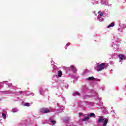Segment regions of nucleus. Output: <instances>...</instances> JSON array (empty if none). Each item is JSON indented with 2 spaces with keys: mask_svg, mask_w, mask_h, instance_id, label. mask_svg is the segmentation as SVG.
I'll return each instance as SVG.
<instances>
[{
  "mask_svg": "<svg viewBox=\"0 0 126 126\" xmlns=\"http://www.w3.org/2000/svg\"><path fill=\"white\" fill-rule=\"evenodd\" d=\"M103 121H104L103 126H106L107 124H108V122H109V120H108V119H105V118H104V117L102 116L99 117V118L97 121V123H101L103 122Z\"/></svg>",
  "mask_w": 126,
  "mask_h": 126,
  "instance_id": "obj_1",
  "label": "nucleus"
},
{
  "mask_svg": "<svg viewBox=\"0 0 126 126\" xmlns=\"http://www.w3.org/2000/svg\"><path fill=\"white\" fill-rule=\"evenodd\" d=\"M105 68H107V66H106V64L105 63H102L99 65H97V71H102L103 69H105Z\"/></svg>",
  "mask_w": 126,
  "mask_h": 126,
  "instance_id": "obj_2",
  "label": "nucleus"
},
{
  "mask_svg": "<svg viewBox=\"0 0 126 126\" xmlns=\"http://www.w3.org/2000/svg\"><path fill=\"white\" fill-rule=\"evenodd\" d=\"M40 111L41 113H42L43 114H47V113H50L51 112V111L49 109H48L47 108H45V107H43V108H41Z\"/></svg>",
  "mask_w": 126,
  "mask_h": 126,
  "instance_id": "obj_3",
  "label": "nucleus"
},
{
  "mask_svg": "<svg viewBox=\"0 0 126 126\" xmlns=\"http://www.w3.org/2000/svg\"><path fill=\"white\" fill-rule=\"evenodd\" d=\"M69 69L70 70H71V71L74 72V73H76V71H77V69H76V68H75V66L73 65H71L69 67Z\"/></svg>",
  "mask_w": 126,
  "mask_h": 126,
  "instance_id": "obj_4",
  "label": "nucleus"
},
{
  "mask_svg": "<svg viewBox=\"0 0 126 126\" xmlns=\"http://www.w3.org/2000/svg\"><path fill=\"white\" fill-rule=\"evenodd\" d=\"M118 57L121 61L123 60H126V56L125 55H124L123 54H119Z\"/></svg>",
  "mask_w": 126,
  "mask_h": 126,
  "instance_id": "obj_5",
  "label": "nucleus"
},
{
  "mask_svg": "<svg viewBox=\"0 0 126 126\" xmlns=\"http://www.w3.org/2000/svg\"><path fill=\"white\" fill-rule=\"evenodd\" d=\"M88 117L90 118H95V114L94 113H91L90 114L88 115Z\"/></svg>",
  "mask_w": 126,
  "mask_h": 126,
  "instance_id": "obj_6",
  "label": "nucleus"
},
{
  "mask_svg": "<svg viewBox=\"0 0 126 126\" xmlns=\"http://www.w3.org/2000/svg\"><path fill=\"white\" fill-rule=\"evenodd\" d=\"M88 80H89L90 81H95V78H94V77H90L88 78Z\"/></svg>",
  "mask_w": 126,
  "mask_h": 126,
  "instance_id": "obj_7",
  "label": "nucleus"
},
{
  "mask_svg": "<svg viewBox=\"0 0 126 126\" xmlns=\"http://www.w3.org/2000/svg\"><path fill=\"white\" fill-rule=\"evenodd\" d=\"M90 118L89 116H87L86 117H84L82 120V122H85V121H88V120H89Z\"/></svg>",
  "mask_w": 126,
  "mask_h": 126,
  "instance_id": "obj_8",
  "label": "nucleus"
},
{
  "mask_svg": "<svg viewBox=\"0 0 126 126\" xmlns=\"http://www.w3.org/2000/svg\"><path fill=\"white\" fill-rule=\"evenodd\" d=\"M113 26H115V23H112L109 25L108 26V28H110V27H113Z\"/></svg>",
  "mask_w": 126,
  "mask_h": 126,
  "instance_id": "obj_9",
  "label": "nucleus"
},
{
  "mask_svg": "<svg viewBox=\"0 0 126 126\" xmlns=\"http://www.w3.org/2000/svg\"><path fill=\"white\" fill-rule=\"evenodd\" d=\"M58 77H62V71L60 70L58 71Z\"/></svg>",
  "mask_w": 126,
  "mask_h": 126,
  "instance_id": "obj_10",
  "label": "nucleus"
},
{
  "mask_svg": "<svg viewBox=\"0 0 126 126\" xmlns=\"http://www.w3.org/2000/svg\"><path fill=\"white\" fill-rule=\"evenodd\" d=\"M2 117L4 119H6V115L5 114L2 113Z\"/></svg>",
  "mask_w": 126,
  "mask_h": 126,
  "instance_id": "obj_11",
  "label": "nucleus"
},
{
  "mask_svg": "<svg viewBox=\"0 0 126 126\" xmlns=\"http://www.w3.org/2000/svg\"><path fill=\"white\" fill-rule=\"evenodd\" d=\"M98 14L99 13L100 16H104V14H103V12H98Z\"/></svg>",
  "mask_w": 126,
  "mask_h": 126,
  "instance_id": "obj_12",
  "label": "nucleus"
},
{
  "mask_svg": "<svg viewBox=\"0 0 126 126\" xmlns=\"http://www.w3.org/2000/svg\"><path fill=\"white\" fill-rule=\"evenodd\" d=\"M50 121H51V122L52 124H56V121L53 120H51Z\"/></svg>",
  "mask_w": 126,
  "mask_h": 126,
  "instance_id": "obj_13",
  "label": "nucleus"
},
{
  "mask_svg": "<svg viewBox=\"0 0 126 126\" xmlns=\"http://www.w3.org/2000/svg\"><path fill=\"white\" fill-rule=\"evenodd\" d=\"M25 106H26V107H29L30 106L29 103H25Z\"/></svg>",
  "mask_w": 126,
  "mask_h": 126,
  "instance_id": "obj_14",
  "label": "nucleus"
},
{
  "mask_svg": "<svg viewBox=\"0 0 126 126\" xmlns=\"http://www.w3.org/2000/svg\"><path fill=\"white\" fill-rule=\"evenodd\" d=\"M76 95H77L78 96H80V93L79 92H76L75 93Z\"/></svg>",
  "mask_w": 126,
  "mask_h": 126,
  "instance_id": "obj_15",
  "label": "nucleus"
},
{
  "mask_svg": "<svg viewBox=\"0 0 126 126\" xmlns=\"http://www.w3.org/2000/svg\"><path fill=\"white\" fill-rule=\"evenodd\" d=\"M68 46H69V44H67L65 46L66 48H67V47H68Z\"/></svg>",
  "mask_w": 126,
  "mask_h": 126,
  "instance_id": "obj_16",
  "label": "nucleus"
},
{
  "mask_svg": "<svg viewBox=\"0 0 126 126\" xmlns=\"http://www.w3.org/2000/svg\"><path fill=\"white\" fill-rule=\"evenodd\" d=\"M79 115H82V113H79Z\"/></svg>",
  "mask_w": 126,
  "mask_h": 126,
  "instance_id": "obj_17",
  "label": "nucleus"
}]
</instances>
